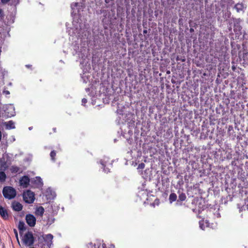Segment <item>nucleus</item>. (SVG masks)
Instances as JSON below:
<instances>
[{"instance_id":"f257e3e1","label":"nucleus","mask_w":248,"mask_h":248,"mask_svg":"<svg viewBox=\"0 0 248 248\" xmlns=\"http://www.w3.org/2000/svg\"><path fill=\"white\" fill-rule=\"evenodd\" d=\"M2 193L6 199L9 200L14 199L16 194V189L12 186H6L3 188Z\"/></svg>"},{"instance_id":"f03ea898","label":"nucleus","mask_w":248,"mask_h":248,"mask_svg":"<svg viewBox=\"0 0 248 248\" xmlns=\"http://www.w3.org/2000/svg\"><path fill=\"white\" fill-rule=\"evenodd\" d=\"M22 242L27 247H31L34 242V238L33 234L31 232H28L23 237Z\"/></svg>"},{"instance_id":"7ed1b4c3","label":"nucleus","mask_w":248,"mask_h":248,"mask_svg":"<svg viewBox=\"0 0 248 248\" xmlns=\"http://www.w3.org/2000/svg\"><path fill=\"white\" fill-rule=\"evenodd\" d=\"M42 238L45 242L47 248H50L53 245V236L52 234L49 233L47 234H44L40 233V236H38V240Z\"/></svg>"},{"instance_id":"20e7f679","label":"nucleus","mask_w":248,"mask_h":248,"mask_svg":"<svg viewBox=\"0 0 248 248\" xmlns=\"http://www.w3.org/2000/svg\"><path fill=\"white\" fill-rule=\"evenodd\" d=\"M23 200L28 203H33L35 200L34 194L30 190H28L23 194Z\"/></svg>"},{"instance_id":"39448f33","label":"nucleus","mask_w":248,"mask_h":248,"mask_svg":"<svg viewBox=\"0 0 248 248\" xmlns=\"http://www.w3.org/2000/svg\"><path fill=\"white\" fill-rule=\"evenodd\" d=\"M233 21L234 31L235 32L240 31L242 28L240 25L241 20L240 19V18H233Z\"/></svg>"},{"instance_id":"423d86ee","label":"nucleus","mask_w":248,"mask_h":248,"mask_svg":"<svg viewBox=\"0 0 248 248\" xmlns=\"http://www.w3.org/2000/svg\"><path fill=\"white\" fill-rule=\"evenodd\" d=\"M30 178L28 176L25 175L22 176L19 180L20 185L23 187H27L29 185Z\"/></svg>"},{"instance_id":"0eeeda50","label":"nucleus","mask_w":248,"mask_h":248,"mask_svg":"<svg viewBox=\"0 0 248 248\" xmlns=\"http://www.w3.org/2000/svg\"><path fill=\"white\" fill-rule=\"evenodd\" d=\"M12 207L14 211H20L22 209L23 206L20 202L14 201L12 203Z\"/></svg>"},{"instance_id":"6e6552de","label":"nucleus","mask_w":248,"mask_h":248,"mask_svg":"<svg viewBox=\"0 0 248 248\" xmlns=\"http://www.w3.org/2000/svg\"><path fill=\"white\" fill-rule=\"evenodd\" d=\"M3 109H4V111L6 113H7V115L8 117H11L14 115V113L15 112L11 111L10 112L9 111H6L8 110H14V108L12 105H6L4 107Z\"/></svg>"},{"instance_id":"1a4fd4ad","label":"nucleus","mask_w":248,"mask_h":248,"mask_svg":"<svg viewBox=\"0 0 248 248\" xmlns=\"http://www.w3.org/2000/svg\"><path fill=\"white\" fill-rule=\"evenodd\" d=\"M200 227L201 229L204 230L205 227H209V223L208 220L203 219L199 221Z\"/></svg>"},{"instance_id":"9d476101","label":"nucleus","mask_w":248,"mask_h":248,"mask_svg":"<svg viewBox=\"0 0 248 248\" xmlns=\"http://www.w3.org/2000/svg\"><path fill=\"white\" fill-rule=\"evenodd\" d=\"M44 213V208L42 206H39L36 208L35 214L37 216H42Z\"/></svg>"},{"instance_id":"9b49d317","label":"nucleus","mask_w":248,"mask_h":248,"mask_svg":"<svg viewBox=\"0 0 248 248\" xmlns=\"http://www.w3.org/2000/svg\"><path fill=\"white\" fill-rule=\"evenodd\" d=\"M4 125L6 129H11L15 128V123L13 121H9L7 122H5Z\"/></svg>"},{"instance_id":"f8f14e48","label":"nucleus","mask_w":248,"mask_h":248,"mask_svg":"<svg viewBox=\"0 0 248 248\" xmlns=\"http://www.w3.org/2000/svg\"><path fill=\"white\" fill-rule=\"evenodd\" d=\"M26 220L27 223L30 226L33 227L35 225L36 218H26Z\"/></svg>"},{"instance_id":"ddd939ff","label":"nucleus","mask_w":248,"mask_h":248,"mask_svg":"<svg viewBox=\"0 0 248 248\" xmlns=\"http://www.w3.org/2000/svg\"><path fill=\"white\" fill-rule=\"evenodd\" d=\"M44 222H46V225H49L54 221V218H44L42 220Z\"/></svg>"},{"instance_id":"4468645a","label":"nucleus","mask_w":248,"mask_h":248,"mask_svg":"<svg viewBox=\"0 0 248 248\" xmlns=\"http://www.w3.org/2000/svg\"><path fill=\"white\" fill-rule=\"evenodd\" d=\"M177 195L174 193H171L169 196V201L170 203L175 202L177 199Z\"/></svg>"},{"instance_id":"2eb2a0df","label":"nucleus","mask_w":248,"mask_h":248,"mask_svg":"<svg viewBox=\"0 0 248 248\" xmlns=\"http://www.w3.org/2000/svg\"><path fill=\"white\" fill-rule=\"evenodd\" d=\"M18 228L19 230V233H21V231L25 230V223L22 221H19L18 225Z\"/></svg>"},{"instance_id":"dca6fc26","label":"nucleus","mask_w":248,"mask_h":248,"mask_svg":"<svg viewBox=\"0 0 248 248\" xmlns=\"http://www.w3.org/2000/svg\"><path fill=\"white\" fill-rule=\"evenodd\" d=\"M20 170V168L16 166H12L10 168V171L13 173H16Z\"/></svg>"},{"instance_id":"f3484780","label":"nucleus","mask_w":248,"mask_h":248,"mask_svg":"<svg viewBox=\"0 0 248 248\" xmlns=\"http://www.w3.org/2000/svg\"><path fill=\"white\" fill-rule=\"evenodd\" d=\"M6 179V175L4 171H0V181L4 182Z\"/></svg>"},{"instance_id":"a211bd4d","label":"nucleus","mask_w":248,"mask_h":248,"mask_svg":"<svg viewBox=\"0 0 248 248\" xmlns=\"http://www.w3.org/2000/svg\"><path fill=\"white\" fill-rule=\"evenodd\" d=\"M186 199V195L185 193H182L179 195L178 201L183 202Z\"/></svg>"},{"instance_id":"6ab92c4d","label":"nucleus","mask_w":248,"mask_h":248,"mask_svg":"<svg viewBox=\"0 0 248 248\" xmlns=\"http://www.w3.org/2000/svg\"><path fill=\"white\" fill-rule=\"evenodd\" d=\"M243 6L242 4L237 3L234 6V8L236 10L237 12H239L243 9Z\"/></svg>"},{"instance_id":"aec40b11","label":"nucleus","mask_w":248,"mask_h":248,"mask_svg":"<svg viewBox=\"0 0 248 248\" xmlns=\"http://www.w3.org/2000/svg\"><path fill=\"white\" fill-rule=\"evenodd\" d=\"M50 156L51 157V159L53 161H55V157L56 156V152L55 151L53 150L50 152Z\"/></svg>"},{"instance_id":"412c9836","label":"nucleus","mask_w":248,"mask_h":248,"mask_svg":"<svg viewBox=\"0 0 248 248\" xmlns=\"http://www.w3.org/2000/svg\"><path fill=\"white\" fill-rule=\"evenodd\" d=\"M88 248H100V246L96 245L95 244H93L92 243H89L87 245Z\"/></svg>"},{"instance_id":"4be33fe9","label":"nucleus","mask_w":248,"mask_h":248,"mask_svg":"<svg viewBox=\"0 0 248 248\" xmlns=\"http://www.w3.org/2000/svg\"><path fill=\"white\" fill-rule=\"evenodd\" d=\"M7 214L6 211L2 207H0V215L2 217H5V215Z\"/></svg>"},{"instance_id":"5701e85b","label":"nucleus","mask_w":248,"mask_h":248,"mask_svg":"<svg viewBox=\"0 0 248 248\" xmlns=\"http://www.w3.org/2000/svg\"><path fill=\"white\" fill-rule=\"evenodd\" d=\"M145 168V164L143 163H140L138 166V169H143Z\"/></svg>"},{"instance_id":"b1692460","label":"nucleus","mask_w":248,"mask_h":248,"mask_svg":"<svg viewBox=\"0 0 248 248\" xmlns=\"http://www.w3.org/2000/svg\"><path fill=\"white\" fill-rule=\"evenodd\" d=\"M14 232L15 234L16 237V238L17 241L18 243H19V239H18V237L17 231L16 229H14Z\"/></svg>"},{"instance_id":"393cba45","label":"nucleus","mask_w":248,"mask_h":248,"mask_svg":"<svg viewBox=\"0 0 248 248\" xmlns=\"http://www.w3.org/2000/svg\"><path fill=\"white\" fill-rule=\"evenodd\" d=\"M4 17V14L2 9H0V18H3Z\"/></svg>"},{"instance_id":"a878e982","label":"nucleus","mask_w":248,"mask_h":248,"mask_svg":"<svg viewBox=\"0 0 248 248\" xmlns=\"http://www.w3.org/2000/svg\"><path fill=\"white\" fill-rule=\"evenodd\" d=\"M78 5V2H73L71 4V7H72V8H73L74 7H77Z\"/></svg>"},{"instance_id":"bb28decb","label":"nucleus","mask_w":248,"mask_h":248,"mask_svg":"<svg viewBox=\"0 0 248 248\" xmlns=\"http://www.w3.org/2000/svg\"><path fill=\"white\" fill-rule=\"evenodd\" d=\"M87 102V100L86 98H83L82 99V104L83 105H85V104Z\"/></svg>"},{"instance_id":"cd10ccee","label":"nucleus","mask_w":248,"mask_h":248,"mask_svg":"<svg viewBox=\"0 0 248 248\" xmlns=\"http://www.w3.org/2000/svg\"><path fill=\"white\" fill-rule=\"evenodd\" d=\"M3 93L4 94H5L6 95H8V94H10V92L8 90L4 91Z\"/></svg>"},{"instance_id":"c85d7f7f","label":"nucleus","mask_w":248,"mask_h":248,"mask_svg":"<svg viewBox=\"0 0 248 248\" xmlns=\"http://www.w3.org/2000/svg\"><path fill=\"white\" fill-rule=\"evenodd\" d=\"M102 248H108V246H107L106 244L103 243L102 246Z\"/></svg>"},{"instance_id":"c756f323","label":"nucleus","mask_w":248,"mask_h":248,"mask_svg":"<svg viewBox=\"0 0 248 248\" xmlns=\"http://www.w3.org/2000/svg\"><path fill=\"white\" fill-rule=\"evenodd\" d=\"M108 248H115V246L113 244L108 245Z\"/></svg>"},{"instance_id":"7c9ffc66","label":"nucleus","mask_w":248,"mask_h":248,"mask_svg":"<svg viewBox=\"0 0 248 248\" xmlns=\"http://www.w3.org/2000/svg\"><path fill=\"white\" fill-rule=\"evenodd\" d=\"M10 1V0H1V2L3 3H7L8 2H9Z\"/></svg>"},{"instance_id":"2f4dec72","label":"nucleus","mask_w":248,"mask_h":248,"mask_svg":"<svg viewBox=\"0 0 248 248\" xmlns=\"http://www.w3.org/2000/svg\"><path fill=\"white\" fill-rule=\"evenodd\" d=\"M25 217H34L33 215H32L31 214H27V215H26Z\"/></svg>"},{"instance_id":"473e14b6","label":"nucleus","mask_w":248,"mask_h":248,"mask_svg":"<svg viewBox=\"0 0 248 248\" xmlns=\"http://www.w3.org/2000/svg\"><path fill=\"white\" fill-rule=\"evenodd\" d=\"M147 30H143V33L144 34H146V33H147Z\"/></svg>"},{"instance_id":"72a5a7b5","label":"nucleus","mask_w":248,"mask_h":248,"mask_svg":"<svg viewBox=\"0 0 248 248\" xmlns=\"http://www.w3.org/2000/svg\"><path fill=\"white\" fill-rule=\"evenodd\" d=\"M53 130L54 132H56V128H53Z\"/></svg>"},{"instance_id":"f704fd0d","label":"nucleus","mask_w":248,"mask_h":248,"mask_svg":"<svg viewBox=\"0 0 248 248\" xmlns=\"http://www.w3.org/2000/svg\"><path fill=\"white\" fill-rule=\"evenodd\" d=\"M105 1L106 3H108L109 2V0H105Z\"/></svg>"},{"instance_id":"c9c22d12","label":"nucleus","mask_w":248,"mask_h":248,"mask_svg":"<svg viewBox=\"0 0 248 248\" xmlns=\"http://www.w3.org/2000/svg\"><path fill=\"white\" fill-rule=\"evenodd\" d=\"M156 201H157V203L158 204V202H159V200H155V202H156Z\"/></svg>"},{"instance_id":"e433bc0d","label":"nucleus","mask_w":248,"mask_h":248,"mask_svg":"<svg viewBox=\"0 0 248 248\" xmlns=\"http://www.w3.org/2000/svg\"><path fill=\"white\" fill-rule=\"evenodd\" d=\"M26 66H27V67H30V66H31V65H26Z\"/></svg>"},{"instance_id":"4c0bfd02","label":"nucleus","mask_w":248,"mask_h":248,"mask_svg":"<svg viewBox=\"0 0 248 248\" xmlns=\"http://www.w3.org/2000/svg\"><path fill=\"white\" fill-rule=\"evenodd\" d=\"M232 30V28H230V29H229L230 31H231Z\"/></svg>"}]
</instances>
